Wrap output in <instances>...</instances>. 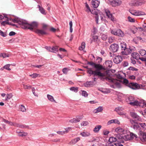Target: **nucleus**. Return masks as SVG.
Returning a JSON list of instances; mask_svg holds the SVG:
<instances>
[{"label":"nucleus","mask_w":146,"mask_h":146,"mask_svg":"<svg viewBox=\"0 0 146 146\" xmlns=\"http://www.w3.org/2000/svg\"><path fill=\"white\" fill-rule=\"evenodd\" d=\"M38 23L36 21H34L31 23H29L28 21L25 20L24 25L23 26V29H29L31 31H33L35 28L38 27Z\"/></svg>","instance_id":"obj_1"},{"label":"nucleus","mask_w":146,"mask_h":146,"mask_svg":"<svg viewBox=\"0 0 146 146\" xmlns=\"http://www.w3.org/2000/svg\"><path fill=\"white\" fill-rule=\"evenodd\" d=\"M123 83L126 86L134 90L138 89L140 87L139 84L138 83L132 82H129L128 80L126 78L123 79Z\"/></svg>","instance_id":"obj_2"},{"label":"nucleus","mask_w":146,"mask_h":146,"mask_svg":"<svg viewBox=\"0 0 146 146\" xmlns=\"http://www.w3.org/2000/svg\"><path fill=\"white\" fill-rule=\"evenodd\" d=\"M87 72L89 75V76L93 75L94 76H98L100 77H103L105 76V74L101 73L98 70H92L91 68H90L87 71Z\"/></svg>","instance_id":"obj_3"},{"label":"nucleus","mask_w":146,"mask_h":146,"mask_svg":"<svg viewBox=\"0 0 146 146\" xmlns=\"http://www.w3.org/2000/svg\"><path fill=\"white\" fill-rule=\"evenodd\" d=\"M124 138L126 141L134 140L135 141L139 140L140 138L137 135L132 132H130L129 134L125 135Z\"/></svg>","instance_id":"obj_4"},{"label":"nucleus","mask_w":146,"mask_h":146,"mask_svg":"<svg viewBox=\"0 0 146 146\" xmlns=\"http://www.w3.org/2000/svg\"><path fill=\"white\" fill-rule=\"evenodd\" d=\"M110 31L112 34L115 35L122 37L124 35L123 32L119 29H111Z\"/></svg>","instance_id":"obj_5"},{"label":"nucleus","mask_w":146,"mask_h":146,"mask_svg":"<svg viewBox=\"0 0 146 146\" xmlns=\"http://www.w3.org/2000/svg\"><path fill=\"white\" fill-rule=\"evenodd\" d=\"M110 70H106L104 73L105 74V76H107L108 77L105 78H101L100 79L102 80H105L108 81L110 82H113V80L112 79L111 77V75L109 74Z\"/></svg>","instance_id":"obj_6"},{"label":"nucleus","mask_w":146,"mask_h":146,"mask_svg":"<svg viewBox=\"0 0 146 146\" xmlns=\"http://www.w3.org/2000/svg\"><path fill=\"white\" fill-rule=\"evenodd\" d=\"M25 20L21 19L18 17L15 18L13 19V22L14 23H18L20 26V27L23 29V26L24 25Z\"/></svg>","instance_id":"obj_7"},{"label":"nucleus","mask_w":146,"mask_h":146,"mask_svg":"<svg viewBox=\"0 0 146 146\" xmlns=\"http://www.w3.org/2000/svg\"><path fill=\"white\" fill-rule=\"evenodd\" d=\"M119 48L118 44L115 43H113L111 44L110 46V50L111 51L115 52H117Z\"/></svg>","instance_id":"obj_8"},{"label":"nucleus","mask_w":146,"mask_h":146,"mask_svg":"<svg viewBox=\"0 0 146 146\" xmlns=\"http://www.w3.org/2000/svg\"><path fill=\"white\" fill-rule=\"evenodd\" d=\"M123 59L121 56L119 55L116 56L113 60L114 63L116 64H117L122 62Z\"/></svg>","instance_id":"obj_9"},{"label":"nucleus","mask_w":146,"mask_h":146,"mask_svg":"<svg viewBox=\"0 0 146 146\" xmlns=\"http://www.w3.org/2000/svg\"><path fill=\"white\" fill-rule=\"evenodd\" d=\"M133 128L136 131L139 132L138 134L139 135L143 134V131H141V127L138 124L133 125Z\"/></svg>","instance_id":"obj_10"},{"label":"nucleus","mask_w":146,"mask_h":146,"mask_svg":"<svg viewBox=\"0 0 146 146\" xmlns=\"http://www.w3.org/2000/svg\"><path fill=\"white\" fill-rule=\"evenodd\" d=\"M135 2H133L132 4L133 6H137L141 5L145 3L146 0H136Z\"/></svg>","instance_id":"obj_11"},{"label":"nucleus","mask_w":146,"mask_h":146,"mask_svg":"<svg viewBox=\"0 0 146 146\" xmlns=\"http://www.w3.org/2000/svg\"><path fill=\"white\" fill-rule=\"evenodd\" d=\"M135 47L133 46H130L129 48H127L125 51V53L124 54L126 55H128L132 52L133 50H135Z\"/></svg>","instance_id":"obj_12"},{"label":"nucleus","mask_w":146,"mask_h":146,"mask_svg":"<svg viewBox=\"0 0 146 146\" xmlns=\"http://www.w3.org/2000/svg\"><path fill=\"white\" fill-rule=\"evenodd\" d=\"M34 31L39 36L47 35V33L42 29H36Z\"/></svg>","instance_id":"obj_13"},{"label":"nucleus","mask_w":146,"mask_h":146,"mask_svg":"<svg viewBox=\"0 0 146 146\" xmlns=\"http://www.w3.org/2000/svg\"><path fill=\"white\" fill-rule=\"evenodd\" d=\"M113 64V62L111 60H108L106 61L104 64V67L106 68H111Z\"/></svg>","instance_id":"obj_14"},{"label":"nucleus","mask_w":146,"mask_h":146,"mask_svg":"<svg viewBox=\"0 0 146 146\" xmlns=\"http://www.w3.org/2000/svg\"><path fill=\"white\" fill-rule=\"evenodd\" d=\"M100 4L99 1L97 0H92V4L93 7L97 8Z\"/></svg>","instance_id":"obj_15"},{"label":"nucleus","mask_w":146,"mask_h":146,"mask_svg":"<svg viewBox=\"0 0 146 146\" xmlns=\"http://www.w3.org/2000/svg\"><path fill=\"white\" fill-rule=\"evenodd\" d=\"M84 86L87 87H92L94 85V81H87L86 82L84 83Z\"/></svg>","instance_id":"obj_16"},{"label":"nucleus","mask_w":146,"mask_h":146,"mask_svg":"<svg viewBox=\"0 0 146 146\" xmlns=\"http://www.w3.org/2000/svg\"><path fill=\"white\" fill-rule=\"evenodd\" d=\"M106 15L109 18H110L111 20L113 21L114 17L110 13V11L108 9H106L105 10Z\"/></svg>","instance_id":"obj_17"},{"label":"nucleus","mask_w":146,"mask_h":146,"mask_svg":"<svg viewBox=\"0 0 146 146\" xmlns=\"http://www.w3.org/2000/svg\"><path fill=\"white\" fill-rule=\"evenodd\" d=\"M131 14L134 15L139 16L144 14V13L141 11H134L131 12Z\"/></svg>","instance_id":"obj_18"},{"label":"nucleus","mask_w":146,"mask_h":146,"mask_svg":"<svg viewBox=\"0 0 146 146\" xmlns=\"http://www.w3.org/2000/svg\"><path fill=\"white\" fill-rule=\"evenodd\" d=\"M131 117L136 120H139L141 119L140 117L135 113L131 112Z\"/></svg>","instance_id":"obj_19"},{"label":"nucleus","mask_w":146,"mask_h":146,"mask_svg":"<svg viewBox=\"0 0 146 146\" xmlns=\"http://www.w3.org/2000/svg\"><path fill=\"white\" fill-rule=\"evenodd\" d=\"M94 68L96 69L97 70H98L99 71L102 70H105L104 68L103 67L102 65L100 64H96L94 66Z\"/></svg>","instance_id":"obj_20"},{"label":"nucleus","mask_w":146,"mask_h":146,"mask_svg":"<svg viewBox=\"0 0 146 146\" xmlns=\"http://www.w3.org/2000/svg\"><path fill=\"white\" fill-rule=\"evenodd\" d=\"M38 7L39 8V10L42 14L44 15L46 14V12L45 9L42 7L40 6L39 5H37Z\"/></svg>","instance_id":"obj_21"},{"label":"nucleus","mask_w":146,"mask_h":146,"mask_svg":"<svg viewBox=\"0 0 146 146\" xmlns=\"http://www.w3.org/2000/svg\"><path fill=\"white\" fill-rule=\"evenodd\" d=\"M131 56L132 58H135V59L138 60L140 58V55L138 53L136 52H133L131 54Z\"/></svg>","instance_id":"obj_22"},{"label":"nucleus","mask_w":146,"mask_h":146,"mask_svg":"<svg viewBox=\"0 0 146 146\" xmlns=\"http://www.w3.org/2000/svg\"><path fill=\"white\" fill-rule=\"evenodd\" d=\"M121 50H124V51H122V52L124 54V53H125V51H126V50L127 48H126V45L125 43L123 42V43H121Z\"/></svg>","instance_id":"obj_23"},{"label":"nucleus","mask_w":146,"mask_h":146,"mask_svg":"<svg viewBox=\"0 0 146 146\" xmlns=\"http://www.w3.org/2000/svg\"><path fill=\"white\" fill-rule=\"evenodd\" d=\"M80 135L83 137H88L91 135L89 132L84 131L80 133Z\"/></svg>","instance_id":"obj_24"},{"label":"nucleus","mask_w":146,"mask_h":146,"mask_svg":"<svg viewBox=\"0 0 146 146\" xmlns=\"http://www.w3.org/2000/svg\"><path fill=\"white\" fill-rule=\"evenodd\" d=\"M110 3L113 7L117 5L118 2L115 0H109Z\"/></svg>","instance_id":"obj_25"},{"label":"nucleus","mask_w":146,"mask_h":146,"mask_svg":"<svg viewBox=\"0 0 146 146\" xmlns=\"http://www.w3.org/2000/svg\"><path fill=\"white\" fill-rule=\"evenodd\" d=\"M101 128V125H97L95 127L93 131L95 133H98Z\"/></svg>","instance_id":"obj_26"},{"label":"nucleus","mask_w":146,"mask_h":146,"mask_svg":"<svg viewBox=\"0 0 146 146\" xmlns=\"http://www.w3.org/2000/svg\"><path fill=\"white\" fill-rule=\"evenodd\" d=\"M128 103L130 105L132 106H138L139 104V102L136 100L135 101L134 100L133 101L131 102H128Z\"/></svg>","instance_id":"obj_27"},{"label":"nucleus","mask_w":146,"mask_h":146,"mask_svg":"<svg viewBox=\"0 0 146 146\" xmlns=\"http://www.w3.org/2000/svg\"><path fill=\"white\" fill-rule=\"evenodd\" d=\"M126 101L128 102H131L133 101L134 100V98L132 96H130L129 97H127L126 98Z\"/></svg>","instance_id":"obj_28"},{"label":"nucleus","mask_w":146,"mask_h":146,"mask_svg":"<svg viewBox=\"0 0 146 146\" xmlns=\"http://www.w3.org/2000/svg\"><path fill=\"white\" fill-rule=\"evenodd\" d=\"M138 106L142 108H144L146 107V102L144 100L141 102H139Z\"/></svg>","instance_id":"obj_29"},{"label":"nucleus","mask_w":146,"mask_h":146,"mask_svg":"<svg viewBox=\"0 0 146 146\" xmlns=\"http://www.w3.org/2000/svg\"><path fill=\"white\" fill-rule=\"evenodd\" d=\"M103 110V108L102 107L99 106L96 109H95L94 111V112L95 113H96L98 112H101Z\"/></svg>","instance_id":"obj_30"},{"label":"nucleus","mask_w":146,"mask_h":146,"mask_svg":"<svg viewBox=\"0 0 146 146\" xmlns=\"http://www.w3.org/2000/svg\"><path fill=\"white\" fill-rule=\"evenodd\" d=\"M139 52L141 56L146 57V51L145 50H141Z\"/></svg>","instance_id":"obj_31"},{"label":"nucleus","mask_w":146,"mask_h":146,"mask_svg":"<svg viewBox=\"0 0 146 146\" xmlns=\"http://www.w3.org/2000/svg\"><path fill=\"white\" fill-rule=\"evenodd\" d=\"M58 50V47L56 46H53L51 48V52H56Z\"/></svg>","instance_id":"obj_32"},{"label":"nucleus","mask_w":146,"mask_h":146,"mask_svg":"<svg viewBox=\"0 0 146 146\" xmlns=\"http://www.w3.org/2000/svg\"><path fill=\"white\" fill-rule=\"evenodd\" d=\"M0 57H2L3 58H5L9 57V54L8 53H2L0 54Z\"/></svg>","instance_id":"obj_33"},{"label":"nucleus","mask_w":146,"mask_h":146,"mask_svg":"<svg viewBox=\"0 0 146 146\" xmlns=\"http://www.w3.org/2000/svg\"><path fill=\"white\" fill-rule=\"evenodd\" d=\"M80 139V137H77L76 138L73 139H72L71 141V143L72 144H75Z\"/></svg>","instance_id":"obj_34"},{"label":"nucleus","mask_w":146,"mask_h":146,"mask_svg":"<svg viewBox=\"0 0 146 146\" xmlns=\"http://www.w3.org/2000/svg\"><path fill=\"white\" fill-rule=\"evenodd\" d=\"M17 133H19V136L21 137L25 136L27 135V133L25 132H17Z\"/></svg>","instance_id":"obj_35"},{"label":"nucleus","mask_w":146,"mask_h":146,"mask_svg":"<svg viewBox=\"0 0 146 146\" xmlns=\"http://www.w3.org/2000/svg\"><path fill=\"white\" fill-rule=\"evenodd\" d=\"M116 138H117L115 137H110L109 139V141L110 142V143L117 141Z\"/></svg>","instance_id":"obj_36"},{"label":"nucleus","mask_w":146,"mask_h":146,"mask_svg":"<svg viewBox=\"0 0 146 146\" xmlns=\"http://www.w3.org/2000/svg\"><path fill=\"white\" fill-rule=\"evenodd\" d=\"M86 44L84 42H82L81 46L79 47V49L80 50H83L85 47Z\"/></svg>","instance_id":"obj_37"},{"label":"nucleus","mask_w":146,"mask_h":146,"mask_svg":"<svg viewBox=\"0 0 146 146\" xmlns=\"http://www.w3.org/2000/svg\"><path fill=\"white\" fill-rule=\"evenodd\" d=\"M47 97L48 99L50 101L52 102H56L55 100H54V98L52 96L49 94L47 95Z\"/></svg>","instance_id":"obj_38"},{"label":"nucleus","mask_w":146,"mask_h":146,"mask_svg":"<svg viewBox=\"0 0 146 146\" xmlns=\"http://www.w3.org/2000/svg\"><path fill=\"white\" fill-rule=\"evenodd\" d=\"M115 131L116 132L119 133L123 132L124 131V129H123L121 128L120 127H118L115 129Z\"/></svg>","instance_id":"obj_39"},{"label":"nucleus","mask_w":146,"mask_h":146,"mask_svg":"<svg viewBox=\"0 0 146 146\" xmlns=\"http://www.w3.org/2000/svg\"><path fill=\"white\" fill-rule=\"evenodd\" d=\"M116 77L118 79H121V80H120V82H121L123 83V80L124 79H125V78H123L122 76L119 74H118L116 75Z\"/></svg>","instance_id":"obj_40"},{"label":"nucleus","mask_w":146,"mask_h":146,"mask_svg":"<svg viewBox=\"0 0 146 146\" xmlns=\"http://www.w3.org/2000/svg\"><path fill=\"white\" fill-rule=\"evenodd\" d=\"M123 109V108H122V107H117L114 110L117 112V113L119 114H120V115H122V113H119V111H120V110H122Z\"/></svg>","instance_id":"obj_41"},{"label":"nucleus","mask_w":146,"mask_h":146,"mask_svg":"<svg viewBox=\"0 0 146 146\" xmlns=\"http://www.w3.org/2000/svg\"><path fill=\"white\" fill-rule=\"evenodd\" d=\"M70 90L75 92H77L78 91V88L77 87H72L70 88Z\"/></svg>","instance_id":"obj_42"},{"label":"nucleus","mask_w":146,"mask_h":146,"mask_svg":"<svg viewBox=\"0 0 146 146\" xmlns=\"http://www.w3.org/2000/svg\"><path fill=\"white\" fill-rule=\"evenodd\" d=\"M93 40H92L91 43L92 42V40H93L94 42H97L98 39V36L96 35H94L92 37Z\"/></svg>","instance_id":"obj_43"},{"label":"nucleus","mask_w":146,"mask_h":146,"mask_svg":"<svg viewBox=\"0 0 146 146\" xmlns=\"http://www.w3.org/2000/svg\"><path fill=\"white\" fill-rule=\"evenodd\" d=\"M10 66V64H7L3 66V68L4 69L8 70L10 71L11 70V69L9 68Z\"/></svg>","instance_id":"obj_44"},{"label":"nucleus","mask_w":146,"mask_h":146,"mask_svg":"<svg viewBox=\"0 0 146 146\" xmlns=\"http://www.w3.org/2000/svg\"><path fill=\"white\" fill-rule=\"evenodd\" d=\"M139 135L142 136L144 141H146V133L145 134L143 132V134H140Z\"/></svg>","instance_id":"obj_45"},{"label":"nucleus","mask_w":146,"mask_h":146,"mask_svg":"<svg viewBox=\"0 0 146 146\" xmlns=\"http://www.w3.org/2000/svg\"><path fill=\"white\" fill-rule=\"evenodd\" d=\"M12 97V95L11 94H7L6 95L5 100H8L10 99Z\"/></svg>","instance_id":"obj_46"},{"label":"nucleus","mask_w":146,"mask_h":146,"mask_svg":"<svg viewBox=\"0 0 146 146\" xmlns=\"http://www.w3.org/2000/svg\"><path fill=\"white\" fill-rule=\"evenodd\" d=\"M9 23L6 20L5 21H3L1 23V24L2 25L5 26L7 24L9 25Z\"/></svg>","instance_id":"obj_47"},{"label":"nucleus","mask_w":146,"mask_h":146,"mask_svg":"<svg viewBox=\"0 0 146 146\" xmlns=\"http://www.w3.org/2000/svg\"><path fill=\"white\" fill-rule=\"evenodd\" d=\"M23 87L25 89H29L31 88V86L29 85H25L23 84Z\"/></svg>","instance_id":"obj_48"},{"label":"nucleus","mask_w":146,"mask_h":146,"mask_svg":"<svg viewBox=\"0 0 146 146\" xmlns=\"http://www.w3.org/2000/svg\"><path fill=\"white\" fill-rule=\"evenodd\" d=\"M81 91L82 92V94L83 96H84L85 97H86L88 96V94L86 91L82 90H81Z\"/></svg>","instance_id":"obj_49"},{"label":"nucleus","mask_w":146,"mask_h":146,"mask_svg":"<svg viewBox=\"0 0 146 146\" xmlns=\"http://www.w3.org/2000/svg\"><path fill=\"white\" fill-rule=\"evenodd\" d=\"M39 74L37 73H33L32 74L30 75L32 78H35L37 77Z\"/></svg>","instance_id":"obj_50"},{"label":"nucleus","mask_w":146,"mask_h":146,"mask_svg":"<svg viewBox=\"0 0 146 146\" xmlns=\"http://www.w3.org/2000/svg\"><path fill=\"white\" fill-rule=\"evenodd\" d=\"M70 25V33H72V21H70L69 22Z\"/></svg>","instance_id":"obj_51"},{"label":"nucleus","mask_w":146,"mask_h":146,"mask_svg":"<svg viewBox=\"0 0 146 146\" xmlns=\"http://www.w3.org/2000/svg\"><path fill=\"white\" fill-rule=\"evenodd\" d=\"M78 120L76 118H74L73 119L70 120L69 121V122L72 123H76L77 122H78Z\"/></svg>","instance_id":"obj_52"},{"label":"nucleus","mask_w":146,"mask_h":146,"mask_svg":"<svg viewBox=\"0 0 146 146\" xmlns=\"http://www.w3.org/2000/svg\"><path fill=\"white\" fill-rule=\"evenodd\" d=\"M108 36L106 35L103 34L102 35L101 38L104 40H105L107 38Z\"/></svg>","instance_id":"obj_53"},{"label":"nucleus","mask_w":146,"mask_h":146,"mask_svg":"<svg viewBox=\"0 0 146 146\" xmlns=\"http://www.w3.org/2000/svg\"><path fill=\"white\" fill-rule=\"evenodd\" d=\"M29 127L28 125H26L25 124H20L19 128H29Z\"/></svg>","instance_id":"obj_54"},{"label":"nucleus","mask_w":146,"mask_h":146,"mask_svg":"<svg viewBox=\"0 0 146 146\" xmlns=\"http://www.w3.org/2000/svg\"><path fill=\"white\" fill-rule=\"evenodd\" d=\"M127 70L132 71H137L138 70L137 68L132 66L130 67L127 69Z\"/></svg>","instance_id":"obj_55"},{"label":"nucleus","mask_w":146,"mask_h":146,"mask_svg":"<svg viewBox=\"0 0 146 146\" xmlns=\"http://www.w3.org/2000/svg\"><path fill=\"white\" fill-rule=\"evenodd\" d=\"M102 59L101 58L98 57L96 59V60L97 63H99V64H100L102 62Z\"/></svg>","instance_id":"obj_56"},{"label":"nucleus","mask_w":146,"mask_h":146,"mask_svg":"<svg viewBox=\"0 0 146 146\" xmlns=\"http://www.w3.org/2000/svg\"><path fill=\"white\" fill-rule=\"evenodd\" d=\"M89 123L87 121H83L81 123L82 126H86Z\"/></svg>","instance_id":"obj_57"},{"label":"nucleus","mask_w":146,"mask_h":146,"mask_svg":"<svg viewBox=\"0 0 146 146\" xmlns=\"http://www.w3.org/2000/svg\"><path fill=\"white\" fill-rule=\"evenodd\" d=\"M115 137L117 138V141L119 142V140L122 139L123 137L119 135H116Z\"/></svg>","instance_id":"obj_58"},{"label":"nucleus","mask_w":146,"mask_h":146,"mask_svg":"<svg viewBox=\"0 0 146 146\" xmlns=\"http://www.w3.org/2000/svg\"><path fill=\"white\" fill-rule=\"evenodd\" d=\"M143 28L141 27L139 28L141 29L142 31H145V30H146V23H144L143 25Z\"/></svg>","instance_id":"obj_59"},{"label":"nucleus","mask_w":146,"mask_h":146,"mask_svg":"<svg viewBox=\"0 0 146 146\" xmlns=\"http://www.w3.org/2000/svg\"><path fill=\"white\" fill-rule=\"evenodd\" d=\"M139 124L140 125V126L144 130L146 129V125L145 123H139Z\"/></svg>","instance_id":"obj_60"},{"label":"nucleus","mask_w":146,"mask_h":146,"mask_svg":"<svg viewBox=\"0 0 146 146\" xmlns=\"http://www.w3.org/2000/svg\"><path fill=\"white\" fill-rule=\"evenodd\" d=\"M87 64H88L90 65L91 66H92L93 67H94V66L95 65L96 63H94L92 62H87Z\"/></svg>","instance_id":"obj_61"},{"label":"nucleus","mask_w":146,"mask_h":146,"mask_svg":"<svg viewBox=\"0 0 146 146\" xmlns=\"http://www.w3.org/2000/svg\"><path fill=\"white\" fill-rule=\"evenodd\" d=\"M21 110L22 112H24L26 111V108L25 106L23 105H22L20 107Z\"/></svg>","instance_id":"obj_62"},{"label":"nucleus","mask_w":146,"mask_h":146,"mask_svg":"<svg viewBox=\"0 0 146 146\" xmlns=\"http://www.w3.org/2000/svg\"><path fill=\"white\" fill-rule=\"evenodd\" d=\"M128 19L129 21L131 22H134L135 19H134L132 18L131 17L129 16L128 17Z\"/></svg>","instance_id":"obj_63"},{"label":"nucleus","mask_w":146,"mask_h":146,"mask_svg":"<svg viewBox=\"0 0 146 146\" xmlns=\"http://www.w3.org/2000/svg\"><path fill=\"white\" fill-rule=\"evenodd\" d=\"M0 35L4 37H6L7 36V34L1 30H0Z\"/></svg>","instance_id":"obj_64"}]
</instances>
